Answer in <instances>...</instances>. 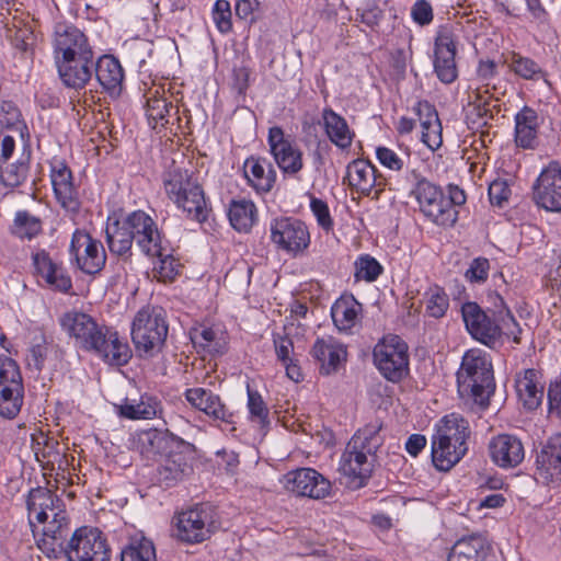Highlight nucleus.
<instances>
[{"instance_id":"obj_1","label":"nucleus","mask_w":561,"mask_h":561,"mask_svg":"<svg viewBox=\"0 0 561 561\" xmlns=\"http://www.w3.org/2000/svg\"><path fill=\"white\" fill-rule=\"evenodd\" d=\"M60 325L75 340L76 346L94 353L110 365L123 366L131 357L130 347L119 340L118 333L106 325L99 324L88 313L66 312L60 318Z\"/></svg>"},{"instance_id":"obj_2","label":"nucleus","mask_w":561,"mask_h":561,"mask_svg":"<svg viewBox=\"0 0 561 561\" xmlns=\"http://www.w3.org/2000/svg\"><path fill=\"white\" fill-rule=\"evenodd\" d=\"M469 422L458 413L445 415L431 442L432 461L439 471H448L468 451Z\"/></svg>"},{"instance_id":"obj_3","label":"nucleus","mask_w":561,"mask_h":561,"mask_svg":"<svg viewBox=\"0 0 561 561\" xmlns=\"http://www.w3.org/2000/svg\"><path fill=\"white\" fill-rule=\"evenodd\" d=\"M458 392L461 398L486 407L494 389L492 364L488 355L478 348L465 353L457 371Z\"/></svg>"},{"instance_id":"obj_4","label":"nucleus","mask_w":561,"mask_h":561,"mask_svg":"<svg viewBox=\"0 0 561 561\" xmlns=\"http://www.w3.org/2000/svg\"><path fill=\"white\" fill-rule=\"evenodd\" d=\"M169 325L165 311L158 306H145L135 314L131 322V341L140 356L152 357L165 344Z\"/></svg>"},{"instance_id":"obj_5","label":"nucleus","mask_w":561,"mask_h":561,"mask_svg":"<svg viewBox=\"0 0 561 561\" xmlns=\"http://www.w3.org/2000/svg\"><path fill=\"white\" fill-rule=\"evenodd\" d=\"M164 188L169 198L182 208L188 218L197 222L206 221L209 209L203 187L196 178H169L164 181Z\"/></svg>"},{"instance_id":"obj_6","label":"nucleus","mask_w":561,"mask_h":561,"mask_svg":"<svg viewBox=\"0 0 561 561\" xmlns=\"http://www.w3.org/2000/svg\"><path fill=\"white\" fill-rule=\"evenodd\" d=\"M373 356L380 374L391 382H399L409 374L408 345L398 335H388L379 341Z\"/></svg>"},{"instance_id":"obj_7","label":"nucleus","mask_w":561,"mask_h":561,"mask_svg":"<svg viewBox=\"0 0 561 561\" xmlns=\"http://www.w3.org/2000/svg\"><path fill=\"white\" fill-rule=\"evenodd\" d=\"M218 527L216 510L208 503L182 512L176 520V536L188 543H198L210 537Z\"/></svg>"},{"instance_id":"obj_8","label":"nucleus","mask_w":561,"mask_h":561,"mask_svg":"<svg viewBox=\"0 0 561 561\" xmlns=\"http://www.w3.org/2000/svg\"><path fill=\"white\" fill-rule=\"evenodd\" d=\"M61 557L68 561H110V549L99 529L82 527L72 534Z\"/></svg>"},{"instance_id":"obj_9","label":"nucleus","mask_w":561,"mask_h":561,"mask_svg":"<svg viewBox=\"0 0 561 561\" xmlns=\"http://www.w3.org/2000/svg\"><path fill=\"white\" fill-rule=\"evenodd\" d=\"M24 387L15 360L0 356V415L14 419L22 407Z\"/></svg>"},{"instance_id":"obj_10","label":"nucleus","mask_w":561,"mask_h":561,"mask_svg":"<svg viewBox=\"0 0 561 561\" xmlns=\"http://www.w3.org/2000/svg\"><path fill=\"white\" fill-rule=\"evenodd\" d=\"M271 241L277 250L293 257L302 254L310 245L307 226L295 218H276L271 222Z\"/></svg>"},{"instance_id":"obj_11","label":"nucleus","mask_w":561,"mask_h":561,"mask_svg":"<svg viewBox=\"0 0 561 561\" xmlns=\"http://www.w3.org/2000/svg\"><path fill=\"white\" fill-rule=\"evenodd\" d=\"M414 193L421 211L433 222L439 226H453L456 222L457 211L450 207V201H447L439 186L423 178L417 182Z\"/></svg>"},{"instance_id":"obj_12","label":"nucleus","mask_w":561,"mask_h":561,"mask_svg":"<svg viewBox=\"0 0 561 561\" xmlns=\"http://www.w3.org/2000/svg\"><path fill=\"white\" fill-rule=\"evenodd\" d=\"M461 316L472 339L490 348L500 343L497 310L485 311L477 302L468 301L461 306Z\"/></svg>"},{"instance_id":"obj_13","label":"nucleus","mask_w":561,"mask_h":561,"mask_svg":"<svg viewBox=\"0 0 561 561\" xmlns=\"http://www.w3.org/2000/svg\"><path fill=\"white\" fill-rule=\"evenodd\" d=\"M69 251L85 274H96L105 266L106 253L102 242L83 230L73 232Z\"/></svg>"},{"instance_id":"obj_14","label":"nucleus","mask_w":561,"mask_h":561,"mask_svg":"<svg viewBox=\"0 0 561 561\" xmlns=\"http://www.w3.org/2000/svg\"><path fill=\"white\" fill-rule=\"evenodd\" d=\"M284 485L299 496L313 500L325 499L332 491L331 481L312 468H300L288 472L284 477Z\"/></svg>"},{"instance_id":"obj_15","label":"nucleus","mask_w":561,"mask_h":561,"mask_svg":"<svg viewBox=\"0 0 561 561\" xmlns=\"http://www.w3.org/2000/svg\"><path fill=\"white\" fill-rule=\"evenodd\" d=\"M456 53L454 33L448 27H442L434 43V70L444 83H451L458 77Z\"/></svg>"},{"instance_id":"obj_16","label":"nucleus","mask_w":561,"mask_h":561,"mask_svg":"<svg viewBox=\"0 0 561 561\" xmlns=\"http://www.w3.org/2000/svg\"><path fill=\"white\" fill-rule=\"evenodd\" d=\"M124 226L129 229L136 244L145 254L160 253L162 240L150 216L141 210L134 211L126 218Z\"/></svg>"},{"instance_id":"obj_17","label":"nucleus","mask_w":561,"mask_h":561,"mask_svg":"<svg viewBox=\"0 0 561 561\" xmlns=\"http://www.w3.org/2000/svg\"><path fill=\"white\" fill-rule=\"evenodd\" d=\"M543 118L538 112L524 105L514 115V142L517 148L524 150H536L540 144V127Z\"/></svg>"},{"instance_id":"obj_18","label":"nucleus","mask_w":561,"mask_h":561,"mask_svg":"<svg viewBox=\"0 0 561 561\" xmlns=\"http://www.w3.org/2000/svg\"><path fill=\"white\" fill-rule=\"evenodd\" d=\"M55 57L79 56L81 60L94 57L87 36L76 26L58 25L55 31Z\"/></svg>"},{"instance_id":"obj_19","label":"nucleus","mask_w":561,"mask_h":561,"mask_svg":"<svg viewBox=\"0 0 561 561\" xmlns=\"http://www.w3.org/2000/svg\"><path fill=\"white\" fill-rule=\"evenodd\" d=\"M44 524L43 538L38 547L48 558L59 559L65 552V541L69 531L66 510H58L51 515V519Z\"/></svg>"},{"instance_id":"obj_20","label":"nucleus","mask_w":561,"mask_h":561,"mask_svg":"<svg viewBox=\"0 0 561 561\" xmlns=\"http://www.w3.org/2000/svg\"><path fill=\"white\" fill-rule=\"evenodd\" d=\"M357 442H348L340 460L339 470L350 479V486L358 489L365 485L373 471V462L365 451L356 449Z\"/></svg>"},{"instance_id":"obj_21","label":"nucleus","mask_w":561,"mask_h":561,"mask_svg":"<svg viewBox=\"0 0 561 561\" xmlns=\"http://www.w3.org/2000/svg\"><path fill=\"white\" fill-rule=\"evenodd\" d=\"M137 446L147 459L164 457L167 454L183 449V440L171 434L169 431L150 428L138 435Z\"/></svg>"},{"instance_id":"obj_22","label":"nucleus","mask_w":561,"mask_h":561,"mask_svg":"<svg viewBox=\"0 0 561 561\" xmlns=\"http://www.w3.org/2000/svg\"><path fill=\"white\" fill-rule=\"evenodd\" d=\"M79 58V56L55 57L62 83L76 90L83 89L87 85L94 68V57H88L84 60Z\"/></svg>"},{"instance_id":"obj_23","label":"nucleus","mask_w":561,"mask_h":561,"mask_svg":"<svg viewBox=\"0 0 561 561\" xmlns=\"http://www.w3.org/2000/svg\"><path fill=\"white\" fill-rule=\"evenodd\" d=\"M491 459L501 468L517 467L525 458L522 440L510 434L493 437L489 444Z\"/></svg>"},{"instance_id":"obj_24","label":"nucleus","mask_w":561,"mask_h":561,"mask_svg":"<svg viewBox=\"0 0 561 561\" xmlns=\"http://www.w3.org/2000/svg\"><path fill=\"white\" fill-rule=\"evenodd\" d=\"M31 527H35L33 519L39 524L47 522L50 515L58 510H65L64 501L46 488H35L28 492L26 499Z\"/></svg>"},{"instance_id":"obj_25","label":"nucleus","mask_w":561,"mask_h":561,"mask_svg":"<svg viewBox=\"0 0 561 561\" xmlns=\"http://www.w3.org/2000/svg\"><path fill=\"white\" fill-rule=\"evenodd\" d=\"M312 357L320 364V373L331 375L346 362V347L332 336L317 339L312 348Z\"/></svg>"},{"instance_id":"obj_26","label":"nucleus","mask_w":561,"mask_h":561,"mask_svg":"<svg viewBox=\"0 0 561 561\" xmlns=\"http://www.w3.org/2000/svg\"><path fill=\"white\" fill-rule=\"evenodd\" d=\"M185 399L195 409L208 416L226 423H232L233 414L221 402L219 396L204 388H190L185 391Z\"/></svg>"},{"instance_id":"obj_27","label":"nucleus","mask_w":561,"mask_h":561,"mask_svg":"<svg viewBox=\"0 0 561 561\" xmlns=\"http://www.w3.org/2000/svg\"><path fill=\"white\" fill-rule=\"evenodd\" d=\"M33 265L38 276L53 289L69 293L72 282L64 268L55 263L45 250L37 251L32 255Z\"/></svg>"},{"instance_id":"obj_28","label":"nucleus","mask_w":561,"mask_h":561,"mask_svg":"<svg viewBox=\"0 0 561 561\" xmlns=\"http://www.w3.org/2000/svg\"><path fill=\"white\" fill-rule=\"evenodd\" d=\"M502 64L518 79L540 81L550 84L548 72L533 58L515 50H505L501 55Z\"/></svg>"},{"instance_id":"obj_29","label":"nucleus","mask_w":561,"mask_h":561,"mask_svg":"<svg viewBox=\"0 0 561 561\" xmlns=\"http://www.w3.org/2000/svg\"><path fill=\"white\" fill-rule=\"evenodd\" d=\"M538 473L547 481L561 478V434L550 436L537 453Z\"/></svg>"},{"instance_id":"obj_30","label":"nucleus","mask_w":561,"mask_h":561,"mask_svg":"<svg viewBox=\"0 0 561 561\" xmlns=\"http://www.w3.org/2000/svg\"><path fill=\"white\" fill-rule=\"evenodd\" d=\"M93 71L99 83L112 95H118L122 91L124 70L119 61L113 56L104 55L94 62Z\"/></svg>"},{"instance_id":"obj_31","label":"nucleus","mask_w":561,"mask_h":561,"mask_svg":"<svg viewBox=\"0 0 561 561\" xmlns=\"http://www.w3.org/2000/svg\"><path fill=\"white\" fill-rule=\"evenodd\" d=\"M157 478L161 484L171 486L182 480L191 471L186 455L182 449H175L159 460Z\"/></svg>"},{"instance_id":"obj_32","label":"nucleus","mask_w":561,"mask_h":561,"mask_svg":"<svg viewBox=\"0 0 561 561\" xmlns=\"http://www.w3.org/2000/svg\"><path fill=\"white\" fill-rule=\"evenodd\" d=\"M540 373L536 369H525L516 377V391L523 405L528 410L537 409L543 398V387L540 385Z\"/></svg>"},{"instance_id":"obj_33","label":"nucleus","mask_w":561,"mask_h":561,"mask_svg":"<svg viewBox=\"0 0 561 561\" xmlns=\"http://www.w3.org/2000/svg\"><path fill=\"white\" fill-rule=\"evenodd\" d=\"M534 188L535 203L548 211H561V178H537Z\"/></svg>"},{"instance_id":"obj_34","label":"nucleus","mask_w":561,"mask_h":561,"mask_svg":"<svg viewBox=\"0 0 561 561\" xmlns=\"http://www.w3.org/2000/svg\"><path fill=\"white\" fill-rule=\"evenodd\" d=\"M490 546L480 536L458 540L451 548L447 561H485Z\"/></svg>"},{"instance_id":"obj_35","label":"nucleus","mask_w":561,"mask_h":561,"mask_svg":"<svg viewBox=\"0 0 561 561\" xmlns=\"http://www.w3.org/2000/svg\"><path fill=\"white\" fill-rule=\"evenodd\" d=\"M322 121L327 136L339 148L346 149L351 147L354 131L351 130L346 119L332 108H324Z\"/></svg>"},{"instance_id":"obj_36","label":"nucleus","mask_w":561,"mask_h":561,"mask_svg":"<svg viewBox=\"0 0 561 561\" xmlns=\"http://www.w3.org/2000/svg\"><path fill=\"white\" fill-rule=\"evenodd\" d=\"M360 311L362 305L354 296H343L332 306L331 316L340 331H347L357 323Z\"/></svg>"},{"instance_id":"obj_37","label":"nucleus","mask_w":561,"mask_h":561,"mask_svg":"<svg viewBox=\"0 0 561 561\" xmlns=\"http://www.w3.org/2000/svg\"><path fill=\"white\" fill-rule=\"evenodd\" d=\"M228 218L234 230L248 232L256 218L255 205L247 199H232L228 208Z\"/></svg>"},{"instance_id":"obj_38","label":"nucleus","mask_w":561,"mask_h":561,"mask_svg":"<svg viewBox=\"0 0 561 561\" xmlns=\"http://www.w3.org/2000/svg\"><path fill=\"white\" fill-rule=\"evenodd\" d=\"M161 411V402L152 396L144 394L139 402H126L119 407V415L129 420H150Z\"/></svg>"},{"instance_id":"obj_39","label":"nucleus","mask_w":561,"mask_h":561,"mask_svg":"<svg viewBox=\"0 0 561 561\" xmlns=\"http://www.w3.org/2000/svg\"><path fill=\"white\" fill-rule=\"evenodd\" d=\"M106 242L111 253L124 257L130 256L134 238L129 233V229L124 225L121 226L118 220L112 226H107Z\"/></svg>"},{"instance_id":"obj_40","label":"nucleus","mask_w":561,"mask_h":561,"mask_svg":"<svg viewBox=\"0 0 561 561\" xmlns=\"http://www.w3.org/2000/svg\"><path fill=\"white\" fill-rule=\"evenodd\" d=\"M75 178H51V184L58 202L62 207L76 210L78 202V184Z\"/></svg>"},{"instance_id":"obj_41","label":"nucleus","mask_w":561,"mask_h":561,"mask_svg":"<svg viewBox=\"0 0 561 561\" xmlns=\"http://www.w3.org/2000/svg\"><path fill=\"white\" fill-rule=\"evenodd\" d=\"M500 309L497 310V327L500 329V340L502 336L511 339L515 344H520L522 328L516 321L511 310L506 307L502 297L497 296Z\"/></svg>"},{"instance_id":"obj_42","label":"nucleus","mask_w":561,"mask_h":561,"mask_svg":"<svg viewBox=\"0 0 561 561\" xmlns=\"http://www.w3.org/2000/svg\"><path fill=\"white\" fill-rule=\"evenodd\" d=\"M121 561H157L153 542L145 537L131 539L122 550Z\"/></svg>"},{"instance_id":"obj_43","label":"nucleus","mask_w":561,"mask_h":561,"mask_svg":"<svg viewBox=\"0 0 561 561\" xmlns=\"http://www.w3.org/2000/svg\"><path fill=\"white\" fill-rule=\"evenodd\" d=\"M425 312L427 316L439 319L443 318L449 308V298L445 289L433 285L424 294Z\"/></svg>"},{"instance_id":"obj_44","label":"nucleus","mask_w":561,"mask_h":561,"mask_svg":"<svg viewBox=\"0 0 561 561\" xmlns=\"http://www.w3.org/2000/svg\"><path fill=\"white\" fill-rule=\"evenodd\" d=\"M146 107V113L150 122L164 125V123H168L167 116L170 115L173 105L172 102H169L163 95H159V89H156L149 92Z\"/></svg>"},{"instance_id":"obj_45","label":"nucleus","mask_w":561,"mask_h":561,"mask_svg":"<svg viewBox=\"0 0 561 561\" xmlns=\"http://www.w3.org/2000/svg\"><path fill=\"white\" fill-rule=\"evenodd\" d=\"M42 231L41 220L26 210L18 211L11 232L20 239H32Z\"/></svg>"},{"instance_id":"obj_46","label":"nucleus","mask_w":561,"mask_h":561,"mask_svg":"<svg viewBox=\"0 0 561 561\" xmlns=\"http://www.w3.org/2000/svg\"><path fill=\"white\" fill-rule=\"evenodd\" d=\"M147 256L158 257L159 263L154 266L156 276L159 280L171 282L179 274L180 264L178 261L168 252L167 247L161 243V250L159 254H146Z\"/></svg>"},{"instance_id":"obj_47","label":"nucleus","mask_w":561,"mask_h":561,"mask_svg":"<svg viewBox=\"0 0 561 561\" xmlns=\"http://www.w3.org/2000/svg\"><path fill=\"white\" fill-rule=\"evenodd\" d=\"M273 156L279 169L285 173H297L302 168L301 152L293 142Z\"/></svg>"},{"instance_id":"obj_48","label":"nucleus","mask_w":561,"mask_h":561,"mask_svg":"<svg viewBox=\"0 0 561 561\" xmlns=\"http://www.w3.org/2000/svg\"><path fill=\"white\" fill-rule=\"evenodd\" d=\"M26 125L19 107L12 101H2L0 103V131L3 129L22 131Z\"/></svg>"},{"instance_id":"obj_49","label":"nucleus","mask_w":561,"mask_h":561,"mask_svg":"<svg viewBox=\"0 0 561 561\" xmlns=\"http://www.w3.org/2000/svg\"><path fill=\"white\" fill-rule=\"evenodd\" d=\"M248 409L252 421L257 422L262 427L266 426L268 421V409L262 396L248 387Z\"/></svg>"},{"instance_id":"obj_50","label":"nucleus","mask_w":561,"mask_h":561,"mask_svg":"<svg viewBox=\"0 0 561 561\" xmlns=\"http://www.w3.org/2000/svg\"><path fill=\"white\" fill-rule=\"evenodd\" d=\"M382 272V266L378 261L370 255H362L355 262V277L356 279H364L366 282L376 280Z\"/></svg>"},{"instance_id":"obj_51","label":"nucleus","mask_w":561,"mask_h":561,"mask_svg":"<svg viewBox=\"0 0 561 561\" xmlns=\"http://www.w3.org/2000/svg\"><path fill=\"white\" fill-rule=\"evenodd\" d=\"M385 181L386 178H343V184L347 183L348 186L367 196L375 191V197H378L381 191L379 186L385 184Z\"/></svg>"},{"instance_id":"obj_52","label":"nucleus","mask_w":561,"mask_h":561,"mask_svg":"<svg viewBox=\"0 0 561 561\" xmlns=\"http://www.w3.org/2000/svg\"><path fill=\"white\" fill-rule=\"evenodd\" d=\"M213 20L221 33H228L232 28L231 7L227 0H217L213 8Z\"/></svg>"},{"instance_id":"obj_53","label":"nucleus","mask_w":561,"mask_h":561,"mask_svg":"<svg viewBox=\"0 0 561 561\" xmlns=\"http://www.w3.org/2000/svg\"><path fill=\"white\" fill-rule=\"evenodd\" d=\"M511 196L508 182L503 178H495L489 184V197L492 205L503 207Z\"/></svg>"},{"instance_id":"obj_54","label":"nucleus","mask_w":561,"mask_h":561,"mask_svg":"<svg viewBox=\"0 0 561 561\" xmlns=\"http://www.w3.org/2000/svg\"><path fill=\"white\" fill-rule=\"evenodd\" d=\"M217 333L211 328L201 327L191 332V340L195 346L208 350L209 352H217L218 346L215 343Z\"/></svg>"},{"instance_id":"obj_55","label":"nucleus","mask_w":561,"mask_h":561,"mask_svg":"<svg viewBox=\"0 0 561 561\" xmlns=\"http://www.w3.org/2000/svg\"><path fill=\"white\" fill-rule=\"evenodd\" d=\"M244 174L249 175H275V170L273 168L272 162L266 158L261 157H250L244 161L243 164Z\"/></svg>"},{"instance_id":"obj_56","label":"nucleus","mask_w":561,"mask_h":561,"mask_svg":"<svg viewBox=\"0 0 561 561\" xmlns=\"http://www.w3.org/2000/svg\"><path fill=\"white\" fill-rule=\"evenodd\" d=\"M490 262L485 257L474 259L466 271V278L471 283H484L488 279Z\"/></svg>"},{"instance_id":"obj_57","label":"nucleus","mask_w":561,"mask_h":561,"mask_svg":"<svg viewBox=\"0 0 561 561\" xmlns=\"http://www.w3.org/2000/svg\"><path fill=\"white\" fill-rule=\"evenodd\" d=\"M47 353L48 343L45 340H43L41 343L32 345L26 357L28 368L41 371L44 367Z\"/></svg>"},{"instance_id":"obj_58","label":"nucleus","mask_w":561,"mask_h":561,"mask_svg":"<svg viewBox=\"0 0 561 561\" xmlns=\"http://www.w3.org/2000/svg\"><path fill=\"white\" fill-rule=\"evenodd\" d=\"M428 124V126L423 125L421 131V140L432 150H436L442 146L443 137H442V124L436 123Z\"/></svg>"},{"instance_id":"obj_59","label":"nucleus","mask_w":561,"mask_h":561,"mask_svg":"<svg viewBox=\"0 0 561 561\" xmlns=\"http://www.w3.org/2000/svg\"><path fill=\"white\" fill-rule=\"evenodd\" d=\"M310 207L319 226H321L325 231H330L333 228V220L330 216L328 205L321 199L312 198Z\"/></svg>"},{"instance_id":"obj_60","label":"nucleus","mask_w":561,"mask_h":561,"mask_svg":"<svg viewBox=\"0 0 561 561\" xmlns=\"http://www.w3.org/2000/svg\"><path fill=\"white\" fill-rule=\"evenodd\" d=\"M376 156L380 164L391 171H400L403 167V160L387 147H378Z\"/></svg>"},{"instance_id":"obj_61","label":"nucleus","mask_w":561,"mask_h":561,"mask_svg":"<svg viewBox=\"0 0 561 561\" xmlns=\"http://www.w3.org/2000/svg\"><path fill=\"white\" fill-rule=\"evenodd\" d=\"M58 447L59 443L57 440L45 438L44 447H37L35 449L37 460L53 465L61 456V453L58 449Z\"/></svg>"},{"instance_id":"obj_62","label":"nucleus","mask_w":561,"mask_h":561,"mask_svg":"<svg viewBox=\"0 0 561 561\" xmlns=\"http://www.w3.org/2000/svg\"><path fill=\"white\" fill-rule=\"evenodd\" d=\"M414 112L419 117L421 127L423 125L440 123L437 111L434 105L427 101H419L414 107Z\"/></svg>"},{"instance_id":"obj_63","label":"nucleus","mask_w":561,"mask_h":561,"mask_svg":"<svg viewBox=\"0 0 561 561\" xmlns=\"http://www.w3.org/2000/svg\"><path fill=\"white\" fill-rule=\"evenodd\" d=\"M411 14L420 25L430 24L433 20V9L426 0H417L412 7Z\"/></svg>"},{"instance_id":"obj_64","label":"nucleus","mask_w":561,"mask_h":561,"mask_svg":"<svg viewBox=\"0 0 561 561\" xmlns=\"http://www.w3.org/2000/svg\"><path fill=\"white\" fill-rule=\"evenodd\" d=\"M274 345L277 358L283 364L290 362L291 358L289 354L294 350L293 341L287 336L276 335L274 337Z\"/></svg>"}]
</instances>
